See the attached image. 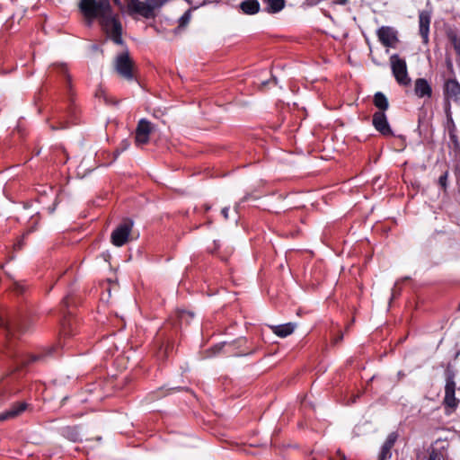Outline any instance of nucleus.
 <instances>
[{
    "mask_svg": "<svg viewBox=\"0 0 460 460\" xmlns=\"http://www.w3.org/2000/svg\"><path fill=\"white\" fill-rule=\"evenodd\" d=\"M123 148L122 150H125L129 146L128 142L127 140L122 141Z\"/></svg>",
    "mask_w": 460,
    "mask_h": 460,
    "instance_id": "obj_32",
    "label": "nucleus"
},
{
    "mask_svg": "<svg viewBox=\"0 0 460 460\" xmlns=\"http://www.w3.org/2000/svg\"><path fill=\"white\" fill-rule=\"evenodd\" d=\"M223 217H225V219H228V213H229V208H224L221 211Z\"/></svg>",
    "mask_w": 460,
    "mask_h": 460,
    "instance_id": "obj_28",
    "label": "nucleus"
},
{
    "mask_svg": "<svg viewBox=\"0 0 460 460\" xmlns=\"http://www.w3.org/2000/svg\"><path fill=\"white\" fill-rule=\"evenodd\" d=\"M447 66L448 70H449L452 74H454V66H453V64H452V61H451V59H450V58H447Z\"/></svg>",
    "mask_w": 460,
    "mask_h": 460,
    "instance_id": "obj_27",
    "label": "nucleus"
},
{
    "mask_svg": "<svg viewBox=\"0 0 460 460\" xmlns=\"http://www.w3.org/2000/svg\"><path fill=\"white\" fill-rule=\"evenodd\" d=\"M390 65L397 84L402 86H409L411 80L408 74L406 61L401 58L398 54H393L390 57Z\"/></svg>",
    "mask_w": 460,
    "mask_h": 460,
    "instance_id": "obj_5",
    "label": "nucleus"
},
{
    "mask_svg": "<svg viewBox=\"0 0 460 460\" xmlns=\"http://www.w3.org/2000/svg\"><path fill=\"white\" fill-rule=\"evenodd\" d=\"M270 327L275 335L280 338H286L287 336L293 333V332L296 329V324L292 323H288L285 324L271 325Z\"/></svg>",
    "mask_w": 460,
    "mask_h": 460,
    "instance_id": "obj_16",
    "label": "nucleus"
},
{
    "mask_svg": "<svg viewBox=\"0 0 460 460\" xmlns=\"http://www.w3.org/2000/svg\"><path fill=\"white\" fill-rule=\"evenodd\" d=\"M266 4L265 11L269 13H277L285 7V0H262Z\"/></svg>",
    "mask_w": 460,
    "mask_h": 460,
    "instance_id": "obj_20",
    "label": "nucleus"
},
{
    "mask_svg": "<svg viewBox=\"0 0 460 460\" xmlns=\"http://www.w3.org/2000/svg\"><path fill=\"white\" fill-rule=\"evenodd\" d=\"M58 72L65 76L66 88L68 89V91H71V88H72L71 77L68 74L66 66L60 65V66H58Z\"/></svg>",
    "mask_w": 460,
    "mask_h": 460,
    "instance_id": "obj_21",
    "label": "nucleus"
},
{
    "mask_svg": "<svg viewBox=\"0 0 460 460\" xmlns=\"http://www.w3.org/2000/svg\"><path fill=\"white\" fill-rule=\"evenodd\" d=\"M432 13L429 10H422L419 12V34L422 39V42L427 44L429 37V27L431 23Z\"/></svg>",
    "mask_w": 460,
    "mask_h": 460,
    "instance_id": "obj_11",
    "label": "nucleus"
},
{
    "mask_svg": "<svg viewBox=\"0 0 460 460\" xmlns=\"http://www.w3.org/2000/svg\"><path fill=\"white\" fill-rule=\"evenodd\" d=\"M349 0H335V2L339 4L344 5L348 3Z\"/></svg>",
    "mask_w": 460,
    "mask_h": 460,
    "instance_id": "obj_29",
    "label": "nucleus"
},
{
    "mask_svg": "<svg viewBox=\"0 0 460 460\" xmlns=\"http://www.w3.org/2000/svg\"><path fill=\"white\" fill-rule=\"evenodd\" d=\"M373 103L378 111L385 112L389 108V102L386 96L382 92H376L374 95Z\"/></svg>",
    "mask_w": 460,
    "mask_h": 460,
    "instance_id": "obj_19",
    "label": "nucleus"
},
{
    "mask_svg": "<svg viewBox=\"0 0 460 460\" xmlns=\"http://www.w3.org/2000/svg\"><path fill=\"white\" fill-rule=\"evenodd\" d=\"M167 0H146L147 4L151 6V10L161 7Z\"/></svg>",
    "mask_w": 460,
    "mask_h": 460,
    "instance_id": "obj_25",
    "label": "nucleus"
},
{
    "mask_svg": "<svg viewBox=\"0 0 460 460\" xmlns=\"http://www.w3.org/2000/svg\"><path fill=\"white\" fill-rule=\"evenodd\" d=\"M443 97L446 115L451 119V102L460 103V83L456 77L445 79Z\"/></svg>",
    "mask_w": 460,
    "mask_h": 460,
    "instance_id": "obj_3",
    "label": "nucleus"
},
{
    "mask_svg": "<svg viewBox=\"0 0 460 460\" xmlns=\"http://www.w3.org/2000/svg\"><path fill=\"white\" fill-rule=\"evenodd\" d=\"M133 221L125 219L111 233V243L117 247H121L128 241L129 234L133 228Z\"/></svg>",
    "mask_w": 460,
    "mask_h": 460,
    "instance_id": "obj_7",
    "label": "nucleus"
},
{
    "mask_svg": "<svg viewBox=\"0 0 460 460\" xmlns=\"http://www.w3.org/2000/svg\"><path fill=\"white\" fill-rule=\"evenodd\" d=\"M61 434L64 438L70 441L77 442L82 439V435L76 426H67L61 429Z\"/></svg>",
    "mask_w": 460,
    "mask_h": 460,
    "instance_id": "obj_17",
    "label": "nucleus"
},
{
    "mask_svg": "<svg viewBox=\"0 0 460 460\" xmlns=\"http://www.w3.org/2000/svg\"><path fill=\"white\" fill-rule=\"evenodd\" d=\"M377 38L383 46L394 48L399 41L397 31L390 26H382L376 31Z\"/></svg>",
    "mask_w": 460,
    "mask_h": 460,
    "instance_id": "obj_9",
    "label": "nucleus"
},
{
    "mask_svg": "<svg viewBox=\"0 0 460 460\" xmlns=\"http://www.w3.org/2000/svg\"><path fill=\"white\" fill-rule=\"evenodd\" d=\"M447 119L448 123H450V124H451L452 128H455V123H454L453 118L451 117V119H448V118L447 117Z\"/></svg>",
    "mask_w": 460,
    "mask_h": 460,
    "instance_id": "obj_34",
    "label": "nucleus"
},
{
    "mask_svg": "<svg viewBox=\"0 0 460 460\" xmlns=\"http://www.w3.org/2000/svg\"><path fill=\"white\" fill-rule=\"evenodd\" d=\"M114 68L118 75L127 81L135 79L134 62L128 51L119 54L114 60Z\"/></svg>",
    "mask_w": 460,
    "mask_h": 460,
    "instance_id": "obj_6",
    "label": "nucleus"
},
{
    "mask_svg": "<svg viewBox=\"0 0 460 460\" xmlns=\"http://www.w3.org/2000/svg\"><path fill=\"white\" fill-rule=\"evenodd\" d=\"M240 8L245 14H255L260 11V4L257 0H245L240 4Z\"/></svg>",
    "mask_w": 460,
    "mask_h": 460,
    "instance_id": "obj_18",
    "label": "nucleus"
},
{
    "mask_svg": "<svg viewBox=\"0 0 460 460\" xmlns=\"http://www.w3.org/2000/svg\"><path fill=\"white\" fill-rule=\"evenodd\" d=\"M448 38L456 53L460 56V38L456 33L449 34Z\"/></svg>",
    "mask_w": 460,
    "mask_h": 460,
    "instance_id": "obj_23",
    "label": "nucleus"
},
{
    "mask_svg": "<svg viewBox=\"0 0 460 460\" xmlns=\"http://www.w3.org/2000/svg\"><path fill=\"white\" fill-rule=\"evenodd\" d=\"M128 12L130 15L140 14L144 18L150 19L155 17V13L151 10V6L140 0H129L128 2Z\"/></svg>",
    "mask_w": 460,
    "mask_h": 460,
    "instance_id": "obj_10",
    "label": "nucleus"
},
{
    "mask_svg": "<svg viewBox=\"0 0 460 460\" xmlns=\"http://www.w3.org/2000/svg\"><path fill=\"white\" fill-rule=\"evenodd\" d=\"M27 315L23 314H13L8 318H4L0 315V326L3 328L4 335L8 340L4 353L13 358L17 364L25 366L31 362L44 360L47 357L52 356L56 350V347L51 346L37 354H23L21 352H14L12 339L15 336L16 332H24L27 327Z\"/></svg>",
    "mask_w": 460,
    "mask_h": 460,
    "instance_id": "obj_2",
    "label": "nucleus"
},
{
    "mask_svg": "<svg viewBox=\"0 0 460 460\" xmlns=\"http://www.w3.org/2000/svg\"><path fill=\"white\" fill-rule=\"evenodd\" d=\"M414 94L420 99L432 96L431 84L426 78H417L414 81Z\"/></svg>",
    "mask_w": 460,
    "mask_h": 460,
    "instance_id": "obj_14",
    "label": "nucleus"
},
{
    "mask_svg": "<svg viewBox=\"0 0 460 460\" xmlns=\"http://www.w3.org/2000/svg\"><path fill=\"white\" fill-rule=\"evenodd\" d=\"M154 125L146 119H141L135 131V143L137 146L146 145L149 142L150 134L154 131Z\"/></svg>",
    "mask_w": 460,
    "mask_h": 460,
    "instance_id": "obj_8",
    "label": "nucleus"
},
{
    "mask_svg": "<svg viewBox=\"0 0 460 460\" xmlns=\"http://www.w3.org/2000/svg\"><path fill=\"white\" fill-rule=\"evenodd\" d=\"M445 379L446 384L443 405L453 411L457 408L459 400L456 397V373L449 366L445 370Z\"/></svg>",
    "mask_w": 460,
    "mask_h": 460,
    "instance_id": "obj_4",
    "label": "nucleus"
},
{
    "mask_svg": "<svg viewBox=\"0 0 460 460\" xmlns=\"http://www.w3.org/2000/svg\"><path fill=\"white\" fill-rule=\"evenodd\" d=\"M342 339H343V335L340 334L337 338H335L334 342L338 343V342L341 341Z\"/></svg>",
    "mask_w": 460,
    "mask_h": 460,
    "instance_id": "obj_30",
    "label": "nucleus"
},
{
    "mask_svg": "<svg viewBox=\"0 0 460 460\" xmlns=\"http://www.w3.org/2000/svg\"><path fill=\"white\" fill-rule=\"evenodd\" d=\"M400 434L398 431H393L388 434L384 444L380 448V452L382 453L383 457H392L391 449L398 440Z\"/></svg>",
    "mask_w": 460,
    "mask_h": 460,
    "instance_id": "obj_15",
    "label": "nucleus"
},
{
    "mask_svg": "<svg viewBox=\"0 0 460 460\" xmlns=\"http://www.w3.org/2000/svg\"><path fill=\"white\" fill-rule=\"evenodd\" d=\"M447 176L448 172H445L439 178H438V184L443 188L446 189L447 182Z\"/></svg>",
    "mask_w": 460,
    "mask_h": 460,
    "instance_id": "obj_26",
    "label": "nucleus"
},
{
    "mask_svg": "<svg viewBox=\"0 0 460 460\" xmlns=\"http://www.w3.org/2000/svg\"><path fill=\"white\" fill-rule=\"evenodd\" d=\"M68 296H66L64 297V299L62 300V303L65 305V306H67L68 305Z\"/></svg>",
    "mask_w": 460,
    "mask_h": 460,
    "instance_id": "obj_33",
    "label": "nucleus"
},
{
    "mask_svg": "<svg viewBox=\"0 0 460 460\" xmlns=\"http://www.w3.org/2000/svg\"><path fill=\"white\" fill-rule=\"evenodd\" d=\"M372 124L376 130L383 136H392L393 131L388 123L387 117L383 111H376L373 114Z\"/></svg>",
    "mask_w": 460,
    "mask_h": 460,
    "instance_id": "obj_12",
    "label": "nucleus"
},
{
    "mask_svg": "<svg viewBox=\"0 0 460 460\" xmlns=\"http://www.w3.org/2000/svg\"><path fill=\"white\" fill-rule=\"evenodd\" d=\"M391 457H383V455L381 452H379V455H378V460H390Z\"/></svg>",
    "mask_w": 460,
    "mask_h": 460,
    "instance_id": "obj_31",
    "label": "nucleus"
},
{
    "mask_svg": "<svg viewBox=\"0 0 460 460\" xmlns=\"http://www.w3.org/2000/svg\"><path fill=\"white\" fill-rule=\"evenodd\" d=\"M190 19H191V10L189 9L180 17V19L178 21V22H179L178 27L180 29L186 27L188 25V23L190 22Z\"/></svg>",
    "mask_w": 460,
    "mask_h": 460,
    "instance_id": "obj_22",
    "label": "nucleus"
},
{
    "mask_svg": "<svg viewBox=\"0 0 460 460\" xmlns=\"http://www.w3.org/2000/svg\"><path fill=\"white\" fill-rule=\"evenodd\" d=\"M28 408V403L18 402L13 403L9 409L0 413V421L15 419L24 412Z\"/></svg>",
    "mask_w": 460,
    "mask_h": 460,
    "instance_id": "obj_13",
    "label": "nucleus"
},
{
    "mask_svg": "<svg viewBox=\"0 0 460 460\" xmlns=\"http://www.w3.org/2000/svg\"><path fill=\"white\" fill-rule=\"evenodd\" d=\"M79 9L88 21L98 19L102 30L118 45L122 44V26L110 0H80Z\"/></svg>",
    "mask_w": 460,
    "mask_h": 460,
    "instance_id": "obj_1",
    "label": "nucleus"
},
{
    "mask_svg": "<svg viewBox=\"0 0 460 460\" xmlns=\"http://www.w3.org/2000/svg\"><path fill=\"white\" fill-rule=\"evenodd\" d=\"M443 457L444 456L442 452L436 449H432L431 452L429 453L428 460H443Z\"/></svg>",
    "mask_w": 460,
    "mask_h": 460,
    "instance_id": "obj_24",
    "label": "nucleus"
}]
</instances>
